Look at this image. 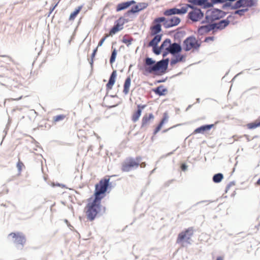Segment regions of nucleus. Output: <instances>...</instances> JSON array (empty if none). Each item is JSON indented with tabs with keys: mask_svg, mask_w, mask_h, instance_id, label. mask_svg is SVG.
Masks as SVG:
<instances>
[{
	"mask_svg": "<svg viewBox=\"0 0 260 260\" xmlns=\"http://www.w3.org/2000/svg\"><path fill=\"white\" fill-rule=\"evenodd\" d=\"M109 178H103L95 186L93 199L89 198L84 208V213L87 219L93 221L101 210V200L105 197V193L109 186Z\"/></svg>",
	"mask_w": 260,
	"mask_h": 260,
	"instance_id": "f257e3e1",
	"label": "nucleus"
},
{
	"mask_svg": "<svg viewBox=\"0 0 260 260\" xmlns=\"http://www.w3.org/2000/svg\"><path fill=\"white\" fill-rule=\"evenodd\" d=\"M168 65V59H163L155 63V61L151 58L147 57L145 59L143 66L141 67L139 69L144 75L147 76L155 72L165 71Z\"/></svg>",
	"mask_w": 260,
	"mask_h": 260,
	"instance_id": "f03ea898",
	"label": "nucleus"
},
{
	"mask_svg": "<svg viewBox=\"0 0 260 260\" xmlns=\"http://www.w3.org/2000/svg\"><path fill=\"white\" fill-rule=\"evenodd\" d=\"M187 1L191 4H181L180 5L181 6L180 9L173 8L167 9L164 12V14L166 16L175 14L182 15L186 13L189 8L194 9L195 8V0H187Z\"/></svg>",
	"mask_w": 260,
	"mask_h": 260,
	"instance_id": "7ed1b4c3",
	"label": "nucleus"
},
{
	"mask_svg": "<svg viewBox=\"0 0 260 260\" xmlns=\"http://www.w3.org/2000/svg\"><path fill=\"white\" fill-rule=\"evenodd\" d=\"M141 156H137L136 158L128 157L121 164V170L123 172H128L134 168L139 167L140 162L141 161Z\"/></svg>",
	"mask_w": 260,
	"mask_h": 260,
	"instance_id": "20e7f679",
	"label": "nucleus"
},
{
	"mask_svg": "<svg viewBox=\"0 0 260 260\" xmlns=\"http://www.w3.org/2000/svg\"><path fill=\"white\" fill-rule=\"evenodd\" d=\"M225 15V13L217 9H211L208 10L206 13V20L208 21H213L223 18Z\"/></svg>",
	"mask_w": 260,
	"mask_h": 260,
	"instance_id": "39448f33",
	"label": "nucleus"
},
{
	"mask_svg": "<svg viewBox=\"0 0 260 260\" xmlns=\"http://www.w3.org/2000/svg\"><path fill=\"white\" fill-rule=\"evenodd\" d=\"M165 17H160L154 19L150 27V35L153 36L161 31V23H164Z\"/></svg>",
	"mask_w": 260,
	"mask_h": 260,
	"instance_id": "423d86ee",
	"label": "nucleus"
},
{
	"mask_svg": "<svg viewBox=\"0 0 260 260\" xmlns=\"http://www.w3.org/2000/svg\"><path fill=\"white\" fill-rule=\"evenodd\" d=\"M193 235V231L192 229H187L183 231L178 235L176 242L178 244H181L183 246L185 242H190V240L192 237Z\"/></svg>",
	"mask_w": 260,
	"mask_h": 260,
	"instance_id": "0eeeda50",
	"label": "nucleus"
},
{
	"mask_svg": "<svg viewBox=\"0 0 260 260\" xmlns=\"http://www.w3.org/2000/svg\"><path fill=\"white\" fill-rule=\"evenodd\" d=\"M255 5L254 0H238L233 6V9H237L240 8H245L248 9Z\"/></svg>",
	"mask_w": 260,
	"mask_h": 260,
	"instance_id": "6e6552de",
	"label": "nucleus"
},
{
	"mask_svg": "<svg viewBox=\"0 0 260 260\" xmlns=\"http://www.w3.org/2000/svg\"><path fill=\"white\" fill-rule=\"evenodd\" d=\"M234 18V16L231 15H229L225 19L221 20L217 23L212 24L213 27H214V30L215 29L220 30L224 29L230 24Z\"/></svg>",
	"mask_w": 260,
	"mask_h": 260,
	"instance_id": "1a4fd4ad",
	"label": "nucleus"
},
{
	"mask_svg": "<svg viewBox=\"0 0 260 260\" xmlns=\"http://www.w3.org/2000/svg\"><path fill=\"white\" fill-rule=\"evenodd\" d=\"M180 22V18L177 16H173L168 19L165 18L163 25L165 28H168L178 25Z\"/></svg>",
	"mask_w": 260,
	"mask_h": 260,
	"instance_id": "9d476101",
	"label": "nucleus"
},
{
	"mask_svg": "<svg viewBox=\"0 0 260 260\" xmlns=\"http://www.w3.org/2000/svg\"><path fill=\"white\" fill-rule=\"evenodd\" d=\"M210 21L206 20V21H202L201 23L203 25L198 26V32L201 35L206 34L212 30H214L212 24H209Z\"/></svg>",
	"mask_w": 260,
	"mask_h": 260,
	"instance_id": "9b49d317",
	"label": "nucleus"
},
{
	"mask_svg": "<svg viewBox=\"0 0 260 260\" xmlns=\"http://www.w3.org/2000/svg\"><path fill=\"white\" fill-rule=\"evenodd\" d=\"M9 236L15 239L14 242L17 244L23 245L26 242L25 238L22 233H11Z\"/></svg>",
	"mask_w": 260,
	"mask_h": 260,
	"instance_id": "f8f14e48",
	"label": "nucleus"
},
{
	"mask_svg": "<svg viewBox=\"0 0 260 260\" xmlns=\"http://www.w3.org/2000/svg\"><path fill=\"white\" fill-rule=\"evenodd\" d=\"M123 24V19L122 17L119 18L116 21V24L110 30L109 34H108L109 36H112L118 31L122 29V26Z\"/></svg>",
	"mask_w": 260,
	"mask_h": 260,
	"instance_id": "ddd939ff",
	"label": "nucleus"
},
{
	"mask_svg": "<svg viewBox=\"0 0 260 260\" xmlns=\"http://www.w3.org/2000/svg\"><path fill=\"white\" fill-rule=\"evenodd\" d=\"M146 107V105H138L137 110L134 111L132 115V120L134 122L137 121L141 115L142 110Z\"/></svg>",
	"mask_w": 260,
	"mask_h": 260,
	"instance_id": "4468645a",
	"label": "nucleus"
},
{
	"mask_svg": "<svg viewBox=\"0 0 260 260\" xmlns=\"http://www.w3.org/2000/svg\"><path fill=\"white\" fill-rule=\"evenodd\" d=\"M195 46V38H187L183 42V47L185 51H189Z\"/></svg>",
	"mask_w": 260,
	"mask_h": 260,
	"instance_id": "2eb2a0df",
	"label": "nucleus"
},
{
	"mask_svg": "<svg viewBox=\"0 0 260 260\" xmlns=\"http://www.w3.org/2000/svg\"><path fill=\"white\" fill-rule=\"evenodd\" d=\"M117 76L116 71H113L110 75L109 80L107 84H106V89L107 90H110L112 89L114 84L115 83L116 79Z\"/></svg>",
	"mask_w": 260,
	"mask_h": 260,
	"instance_id": "dca6fc26",
	"label": "nucleus"
},
{
	"mask_svg": "<svg viewBox=\"0 0 260 260\" xmlns=\"http://www.w3.org/2000/svg\"><path fill=\"white\" fill-rule=\"evenodd\" d=\"M154 118V116L152 113L145 114L142 119L141 127H145L148 125Z\"/></svg>",
	"mask_w": 260,
	"mask_h": 260,
	"instance_id": "f3484780",
	"label": "nucleus"
},
{
	"mask_svg": "<svg viewBox=\"0 0 260 260\" xmlns=\"http://www.w3.org/2000/svg\"><path fill=\"white\" fill-rule=\"evenodd\" d=\"M136 3V2L135 1H131L128 2H123L120 4H118L116 6V11L117 12H119L122 10L126 9L128 8L130 6H131L133 4H134Z\"/></svg>",
	"mask_w": 260,
	"mask_h": 260,
	"instance_id": "a211bd4d",
	"label": "nucleus"
},
{
	"mask_svg": "<svg viewBox=\"0 0 260 260\" xmlns=\"http://www.w3.org/2000/svg\"><path fill=\"white\" fill-rule=\"evenodd\" d=\"M167 46L168 47L166 48V49L168 50L171 54L177 53L181 50V46L175 43L172 44L170 43Z\"/></svg>",
	"mask_w": 260,
	"mask_h": 260,
	"instance_id": "6ab92c4d",
	"label": "nucleus"
},
{
	"mask_svg": "<svg viewBox=\"0 0 260 260\" xmlns=\"http://www.w3.org/2000/svg\"><path fill=\"white\" fill-rule=\"evenodd\" d=\"M153 91L159 96L165 95L168 93L167 88L164 85H160L156 88L153 89Z\"/></svg>",
	"mask_w": 260,
	"mask_h": 260,
	"instance_id": "aec40b11",
	"label": "nucleus"
},
{
	"mask_svg": "<svg viewBox=\"0 0 260 260\" xmlns=\"http://www.w3.org/2000/svg\"><path fill=\"white\" fill-rule=\"evenodd\" d=\"M162 36V35L161 34H157L156 35H154V37L149 43L148 46L149 47H152L153 48L156 47L158 43L161 41Z\"/></svg>",
	"mask_w": 260,
	"mask_h": 260,
	"instance_id": "412c9836",
	"label": "nucleus"
},
{
	"mask_svg": "<svg viewBox=\"0 0 260 260\" xmlns=\"http://www.w3.org/2000/svg\"><path fill=\"white\" fill-rule=\"evenodd\" d=\"M168 119V114L166 113H165L164 114L163 118L161 119V121L159 123V124L157 125V126L155 128V129L154 131L153 135H155L162 128V125L164 124L167 121Z\"/></svg>",
	"mask_w": 260,
	"mask_h": 260,
	"instance_id": "4be33fe9",
	"label": "nucleus"
},
{
	"mask_svg": "<svg viewBox=\"0 0 260 260\" xmlns=\"http://www.w3.org/2000/svg\"><path fill=\"white\" fill-rule=\"evenodd\" d=\"M170 43V40H166L164 41L159 49H156V47L153 48V52L156 54H159L160 53V50L166 49V47L169 45Z\"/></svg>",
	"mask_w": 260,
	"mask_h": 260,
	"instance_id": "5701e85b",
	"label": "nucleus"
},
{
	"mask_svg": "<svg viewBox=\"0 0 260 260\" xmlns=\"http://www.w3.org/2000/svg\"><path fill=\"white\" fill-rule=\"evenodd\" d=\"M131 83V79L130 77H128L125 80L124 86H123V92L125 94H128L129 90V87Z\"/></svg>",
	"mask_w": 260,
	"mask_h": 260,
	"instance_id": "b1692460",
	"label": "nucleus"
},
{
	"mask_svg": "<svg viewBox=\"0 0 260 260\" xmlns=\"http://www.w3.org/2000/svg\"><path fill=\"white\" fill-rule=\"evenodd\" d=\"M247 127L250 129H255L257 127H260V116L253 122L248 123L247 124Z\"/></svg>",
	"mask_w": 260,
	"mask_h": 260,
	"instance_id": "393cba45",
	"label": "nucleus"
},
{
	"mask_svg": "<svg viewBox=\"0 0 260 260\" xmlns=\"http://www.w3.org/2000/svg\"><path fill=\"white\" fill-rule=\"evenodd\" d=\"M203 6L204 8H208L212 7L211 2L208 0H196V5Z\"/></svg>",
	"mask_w": 260,
	"mask_h": 260,
	"instance_id": "a878e982",
	"label": "nucleus"
},
{
	"mask_svg": "<svg viewBox=\"0 0 260 260\" xmlns=\"http://www.w3.org/2000/svg\"><path fill=\"white\" fill-rule=\"evenodd\" d=\"M183 56L180 54L176 55L174 57L171 59L170 64L171 66L175 65L177 62L181 61L183 60Z\"/></svg>",
	"mask_w": 260,
	"mask_h": 260,
	"instance_id": "bb28decb",
	"label": "nucleus"
},
{
	"mask_svg": "<svg viewBox=\"0 0 260 260\" xmlns=\"http://www.w3.org/2000/svg\"><path fill=\"white\" fill-rule=\"evenodd\" d=\"M82 9V6H79L73 13L70 14L69 20H74Z\"/></svg>",
	"mask_w": 260,
	"mask_h": 260,
	"instance_id": "cd10ccee",
	"label": "nucleus"
},
{
	"mask_svg": "<svg viewBox=\"0 0 260 260\" xmlns=\"http://www.w3.org/2000/svg\"><path fill=\"white\" fill-rule=\"evenodd\" d=\"M213 126V124H211L201 126L196 129V133H204V132L210 130Z\"/></svg>",
	"mask_w": 260,
	"mask_h": 260,
	"instance_id": "c85d7f7f",
	"label": "nucleus"
},
{
	"mask_svg": "<svg viewBox=\"0 0 260 260\" xmlns=\"http://www.w3.org/2000/svg\"><path fill=\"white\" fill-rule=\"evenodd\" d=\"M66 118V116L63 114L56 115L53 118V122L56 124L57 122L64 120Z\"/></svg>",
	"mask_w": 260,
	"mask_h": 260,
	"instance_id": "c756f323",
	"label": "nucleus"
},
{
	"mask_svg": "<svg viewBox=\"0 0 260 260\" xmlns=\"http://www.w3.org/2000/svg\"><path fill=\"white\" fill-rule=\"evenodd\" d=\"M223 176L221 173L216 174L213 177V181L215 183L220 182L223 179Z\"/></svg>",
	"mask_w": 260,
	"mask_h": 260,
	"instance_id": "7c9ffc66",
	"label": "nucleus"
},
{
	"mask_svg": "<svg viewBox=\"0 0 260 260\" xmlns=\"http://www.w3.org/2000/svg\"><path fill=\"white\" fill-rule=\"evenodd\" d=\"M133 39L132 37H129L125 36L122 39V42L125 44L127 46L131 44Z\"/></svg>",
	"mask_w": 260,
	"mask_h": 260,
	"instance_id": "2f4dec72",
	"label": "nucleus"
},
{
	"mask_svg": "<svg viewBox=\"0 0 260 260\" xmlns=\"http://www.w3.org/2000/svg\"><path fill=\"white\" fill-rule=\"evenodd\" d=\"M204 16V13L196 8V22L199 21Z\"/></svg>",
	"mask_w": 260,
	"mask_h": 260,
	"instance_id": "473e14b6",
	"label": "nucleus"
},
{
	"mask_svg": "<svg viewBox=\"0 0 260 260\" xmlns=\"http://www.w3.org/2000/svg\"><path fill=\"white\" fill-rule=\"evenodd\" d=\"M248 9L247 8L242 9L240 10H238L236 11L233 15H238L240 16H242L244 15V14L246 12L248 11Z\"/></svg>",
	"mask_w": 260,
	"mask_h": 260,
	"instance_id": "72a5a7b5",
	"label": "nucleus"
},
{
	"mask_svg": "<svg viewBox=\"0 0 260 260\" xmlns=\"http://www.w3.org/2000/svg\"><path fill=\"white\" fill-rule=\"evenodd\" d=\"M117 55V51L114 49L112 52V54L110 59V63L112 64L115 61L116 57Z\"/></svg>",
	"mask_w": 260,
	"mask_h": 260,
	"instance_id": "f704fd0d",
	"label": "nucleus"
},
{
	"mask_svg": "<svg viewBox=\"0 0 260 260\" xmlns=\"http://www.w3.org/2000/svg\"><path fill=\"white\" fill-rule=\"evenodd\" d=\"M137 6L140 11L146 9L148 7V4L146 3H140Z\"/></svg>",
	"mask_w": 260,
	"mask_h": 260,
	"instance_id": "c9c22d12",
	"label": "nucleus"
},
{
	"mask_svg": "<svg viewBox=\"0 0 260 260\" xmlns=\"http://www.w3.org/2000/svg\"><path fill=\"white\" fill-rule=\"evenodd\" d=\"M139 11L140 10H139L138 6L136 5L133 7L131 10L128 11L127 12V14H129L130 13H136Z\"/></svg>",
	"mask_w": 260,
	"mask_h": 260,
	"instance_id": "e433bc0d",
	"label": "nucleus"
},
{
	"mask_svg": "<svg viewBox=\"0 0 260 260\" xmlns=\"http://www.w3.org/2000/svg\"><path fill=\"white\" fill-rule=\"evenodd\" d=\"M24 167H25V166H24L23 163L21 161L19 160L17 164V168L18 170V171L19 172H21L22 169L24 168Z\"/></svg>",
	"mask_w": 260,
	"mask_h": 260,
	"instance_id": "4c0bfd02",
	"label": "nucleus"
},
{
	"mask_svg": "<svg viewBox=\"0 0 260 260\" xmlns=\"http://www.w3.org/2000/svg\"><path fill=\"white\" fill-rule=\"evenodd\" d=\"M188 17L193 21H195V12L194 10L189 13Z\"/></svg>",
	"mask_w": 260,
	"mask_h": 260,
	"instance_id": "58836bf2",
	"label": "nucleus"
},
{
	"mask_svg": "<svg viewBox=\"0 0 260 260\" xmlns=\"http://www.w3.org/2000/svg\"><path fill=\"white\" fill-rule=\"evenodd\" d=\"M108 37H109L108 34H106L105 36L99 42L97 47L98 48L99 47L103 45L104 41H105V40L106 39V38H108Z\"/></svg>",
	"mask_w": 260,
	"mask_h": 260,
	"instance_id": "ea45409f",
	"label": "nucleus"
},
{
	"mask_svg": "<svg viewBox=\"0 0 260 260\" xmlns=\"http://www.w3.org/2000/svg\"><path fill=\"white\" fill-rule=\"evenodd\" d=\"M212 7L214 4L225 3V0H211Z\"/></svg>",
	"mask_w": 260,
	"mask_h": 260,
	"instance_id": "a19ab883",
	"label": "nucleus"
},
{
	"mask_svg": "<svg viewBox=\"0 0 260 260\" xmlns=\"http://www.w3.org/2000/svg\"><path fill=\"white\" fill-rule=\"evenodd\" d=\"M22 96H19L18 98H9V99H7L6 100L9 101V102H11V101H18L20 99H22Z\"/></svg>",
	"mask_w": 260,
	"mask_h": 260,
	"instance_id": "79ce46f5",
	"label": "nucleus"
},
{
	"mask_svg": "<svg viewBox=\"0 0 260 260\" xmlns=\"http://www.w3.org/2000/svg\"><path fill=\"white\" fill-rule=\"evenodd\" d=\"M181 169L182 171H185L187 169V166L185 164H183L181 166Z\"/></svg>",
	"mask_w": 260,
	"mask_h": 260,
	"instance_id": "37998d69",
	"label": "nucleus"
},
{
	"mask_svg": "<svg viewBox=\"0 0 260 260\" xmlns=\"http://www.w3.org/2000/svg\"><path fill=\"white\" fill-rule=\"evenodd\" d=\"M97 51H98V47H96V48L93 50V53H92V55H91V57H92V58L94 57L95 55V54H96V53Z\"/></svg>",
	"mask_w": 260,
	"mask_h": 260,
	"instance_id": "c03bdc74",
	"label": "nucleus"
},
{
	"mask_svg": "<svg viewBox=\"0 0 260 260\" xmlns=\"http://www.w3.org/2000/svg\"><path fill=\"white\" fill-rule=\"evenodd\" d=\"M209 40H210V41H212V40H213V37H208V38H206L205 39V42H208V41H209Z\"/></svg>",
	"mask_w": 260,
	"mask_h": 260,
	"instance_id": "a18cd8bd",
	"label": "nucleus"
},
{
	"mask_svg": "<svg viewBox=\"0 0 260 260\" xmlns=\"http://www.w3.org/2000/svg\"><path fill=\"white\" fill-rule=\"evenodd\" d=\"M139 166H140L141 168H144L145 166V162H141V161L140 162Z\"/></svg>",
	"mask_w": 260,
	"mask_h": 260,
	"instance_id": "49530a36",
	"label": "nucleus"
},
{
	"mask_svg": "<svg viewBox=\"0 0 260 260\" xmlns=\"http://www.w3.org/2000/svg\"><path fill=\"white\" fill-rule=\"evenodd\" d=\"M216 260H223V258L221 256H218L217 257Z\"/></svg>",
	"mask_w": 260,
	"mask_h": 260,
	"instance_id": "de8ad7c7",
	"label": "nucleus"
},
{
	"mask_svg": "<svg viewBox=\"0 0 260 260\" xmlns=\"http://www.w3.org/2000/svg\"><path fill=\"white\" fill-rule=\"evenodd\" d=\"M256 184L257 185H260V178L257 181Z\"/></svg>",
	"mask_w": 260,
	"mask_h": 260,
	"instance_id": "09e8293b",
	"label": "nucleus"
},
{
	"mask_svg": "<svg viewBox=\"0 0 260 260\" xmlns=\"http://www.w3.org/2000/svg\"><path fill=\"white\" fill-rule=\"evenodd\" d=\"M171 128H169V129H165L163 131V133H166L167 132L169 129H170Z\"/></svg>",
	"mask_w": 260,
	"mask_h": 260,
	"instance_id": "8fccbe9b",
	"label": "nucleus"
}]
</instances>
